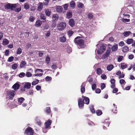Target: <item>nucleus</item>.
I'll use <instances>...</instances> for the list:
<instances>
[{
	"mask_svg": "<svg viewBox=\"0 0 135 135\" xmlns=\"http://www.w3.org/2000/svg\"><path fill=\"white\" fill-rule=\"evenodd\" d=\"M119 83L121 84H123L124 83H126L125 81L123 79H121L119 80Z\"/></svg>",
	"mask_w": 135,
	"mask_h": 135,
	"instance_id": "6e6d98bb",
	"label": "nucleus"
},
{
	"mask_svg": "<svg viewBox=\"0 0 135 135\" xmlns=\"http://www.w3.org/2000/svg\"><path fill=\"white\" fill-rule=\"evenodd\" d=\"M9 43V41L6 39H4L3 40L2 44L3 45H6Z\"/></svg>",
	"mask_w": 135,
	"mask_h": 135,
	"instance_id": "5701e85b",
	"label": "nucleus"
},
{
	"mask_svg": "<svg viewBox=\"0 0 135 135\" xmlns=\"http://www.w3.org/2000/svg\"><path fill=\"white\" fill-rule=\"evenodd\" d=\"M46 60L47 63L48 64H49L50 60V57L49 56H47L46 58Z\"/></svg>",
	"mask_w": 135,
	"mask_h": 135,
	"instance_id": "4d7b16f0",
	"label": "nucleus"
},
{
	"mask_svg": "<svg viewBox=\"0 0 135 135\" xmlns=\"http://www.w3.org/2000/svg\"><path fill=\"white\" fill-rule=\"evenodd\" d=\"M26 64V63L25 61H22L20 65V68H23Z\"/></svg>",
	"mask_w": 135,
	"mask_h": 135,
	"instance_id": "e433bc0d",
	"label": "nucleus"
},
{
	"mask_svg": "<svg viewBox=\"0 0 135 135\" xmlns=\"http://www.w3.org/2000/svg\"><path fill=\"white\" fill-rule=\"evenodd\" d=\"M24 8L26 9V10H27L28 9L30 8V6L29 4L28 3H25L24 4Z\"/></svg>",
	"mask_w": 135,
	"mask_h": 135,
	"instance_id": "cd10ccee",
	"label": "nucleus"
},
{
	"mask_svg": "<svg viewBox=\"0 0 135 135\" xmlns=\"http://www.w3.org/2000/svg\"><path fill=\"white\" fill-rule=\"evenodd\" d=\"M72 11H69L67 13L66 15L67 17L68 18H71L72 16Z\"/></svg>",
	"mask_w": 135,
	"mask_h": 135,
	"instance_id": "a878e982",
	"label": "nucleus"
},
{
	"mask_svg": "<svg viewBox=\"0 0 135 135\" xmlns=\"http://www.w3.org/2000/svg\"><path fill=\"white\" fill-rule=\"evenodd\" d=\"M18 67V65L16 63L12 65V69L15 70Z\"/></svg>",
	"mask_w": 135,
	"mask_h": 135,
	"instance_id": "4c0bfd02",
	"label": "nucleus"
},
{
	"mask_svg": "<svg viewBox=\"0 0 135 135\" xmlns=\"http://www.w3.org/2000/svg\"><path fill=\"white\" fill-rule=\"evenodd\" d=\"M32 75V74L30 72H27L26 74V76L28 77H30Z\"/></svg>",
	"mask_w": 135,
	"mask_h": 135,
	"instance_id": "5fc2aeb1",
	"label": "nucleus"
},
{
	"mask_svg": "<svg viewBox=\"0 0 135 135\" xmlns=\"http://www.w3.org/2000/svg\"><path fill=\"white\" fill-rule=\"evenodd\" d=\"M46 17L45 16V15L42 13H41L40 15V19L41 20H45V22L46 21L45 20L46 19Z\"/></svg>",
	"mask_w": 135,
	"mask_h": 135,
	"instance_id": "bb28decb",
	"label": "nucleus"
},
{
	"mask_svg": "<svg viewBox=\"0 0 135 135\" xmlns=\"http://www.w3.org/2000/svg\"><path fill=\"white\" fill-rule=\"evenodd\" d=\"M133 40L132 39L129 38L127 40V43L128 44H130L133 42Z\"/></svg>",
	"mask_w": 135,
	"mask_h": 135,
	"instance_id": "2f4dec72",
	"label": "nucleus"
},
{
	"mask_svg": "<svg viewBox=\"0 0 135 135\" xmlns=\"http://www.w3.org/2000/svg\"><path fill=\"white\" fill-rule=\"evenodd\" d=\"M88 17L89 18H92L93 17V15L91 13L89 14L88 16Z\"/></svg>",
	"mask_w": 135,
	"mask_h": 135,
	"instance_id": "69168bd1",
	"label": "nucleus"
},
{
	"mask_svg": "<svg viewBox=\"0 0 135 135\" xmlns=\"http://www.w3.org/2000/svg\"><path fill=\"white\" fill-rule=\"evenodd\" d=\"M31 86V83L29 82H27L24 85L23 87L24 88L27 89H30Z\"/></svg>",
	"mask_w": 135,
	"mask_h": 135,
	"instance_id": "dca6fc26",
	"label": "nucleus"
},
{
	"mask_svg": "<svg viewBox=\"0 0 135 135\" xmlns=\"http://www.w3.org/2000/svg\"><path fill=\"white\" fill-rule=\"evenodd\" d=\"M127 65L126 64L124 63H122L121 64L120 67L122 69H124L127 67Z\"/></svg>",
	"mask_w": 135,
	"mask_h": 135,
	"instance_id": "c85d7f7f",
	"label": "nucleus"
},
{
	"mask_svg": "<svg viewBox=\"0 0 135 135\" xmlns=\"http://www.w3.org/2000/svg\"><path fill=\"white\" fill-rule=\"evenodd\" d=\"M78 7L79 8H83L84 6L83 4L82 3L79 2L77 5Z\"/></svg>",
	"mask_w": 135,
	"mask_h": 135,
	"instance_id": "f704fd0d",
	"label": "nucleus"
},
{
	"mask_svg": "<svg viewBox=\"0 0 135 135\" xmlns=\"http://www.w3.org/2000/svg\"><path fill=\"white\" fill-rule=\"evenodd\" d=\"M59 17V15L57 13L54 14L52 15V21L56 22L58 20Z\"/></svg>",
	"mask_w": 135,
	"mask_h": 135,
	"instance_id": "1a4fd4ad",
	"label": "nucleus"
},
{
	"mask_svg": "<svg viewBox=\"0 0 135 135\" xmlns=\"http://www.w3.org/2000/svg\"><path fill=\"white\" fill-rule=\"evenodd\" d=\"M87 79L88 80V82L90 83H91L93 81V78L91 77L90 78L89 76L88 77Z\"/></svg>",
	"mask_w": 135,
	"mask_h": 135,
	"instance_id": "09e8293b",
	"label": "nucleus"
},
{
	"mask_svg": "<svg viewBox=\"0 0 135 135\" xmlns=\"http://www.w3.org/2000/svg\"><path fill=\"white\" fill-rule=\"evenodd\" d=\"M111 51V48L110 47L108 48V49H107L105 54L103 55V58L104 59H105L106 58L108 57L109 56V55L110 54V53Z\"/></svg>",
	"mask_w": 135,
	"mask_h": 135,
	"instance_id": "6e6552de",
	"label": "nucleus"
},
{
	"mask_svg": "<svg viewBox=\"0 0 135 135\" xmlns=\"http://www.w3.org/2000/svg\"><path fill=\"white\" fill-rule=\"evenodd\" d=\"M52 79V78L51 77L47 76L45 78V80L46 81H50Z\"/></svg>",
	"mask_w": 135,
	"mask_h": 135,
	"instance_id": "a18cd8bd",
	"label": "nucleus"
},
{
	"mask_svg": "<svg viewBox=\"0 0 135 135\" xmlns=\"http://www.w3.org/2000/svg\"><path fill=\"white\" fill-rule=\"evenodd\" d=\"M129 50V49L128 47L125 46L122 48V51L123 52L125 53L127 52Z\"/></svg>",
	"mask_w": 135,
	"mask_h": 135,
	"instance_id": "b1692460",
	"label": "nucleus"
},
{
	"mask_svg": "<svg viewBox=\"0 0 135 135\" xmlns=\"http://www.w3.org/2000/svg\"><path fill=\"white\" fill-rule=\"evenodd\" d=\"M17 4H11L8 3L5 5V9H11V10H13V9L16 7Z\"/></svg>",
	"mask_w": 135,
	"mask_h": 135,
	"instance_id": "20e7f679",
	"label": "nucleus"
},
{
	"mask_svg": "<svg viewBox=\"0 0 135 135\" xmlns=\"http://www.w3.org/2000/svg\"><path fill=\"white\" fill-rule=\"evenodd\" d=\"M102 70L100 68H97L96 69V73L98 75H100L102 73Z\"/></svg>",
	"mask_w": 135,
	"mask_h": 135,
	"instance_id": "412c9836",
	"label": "nucleus"
},
{
	"mask_svg": "<svg viewBox=\"0 0 135 135\" xmlns=\"http://www.w3.org/2000/svg\"><path fill=\"white\" fill-rule=\"evenodd\" d=\"M101 76V78L103 80H105L107 78V77L106 75L104 74H102Z\"/></svg>",
	"mask_w": 135,
	"mask_h": 135,
	"instance_id": "49530a36",
	"label": "nucleus"
},
{
	"mask_svg": "<svg viewBox=\"0 0 135 135\" xmlns=\"http://www.w3.org/2000/svg\"><path fill=\"white\" fill-rule=\"evenodd\" d=\"M25 100V99L24 98L22 97H21L19 98H18V103L21 104L23 101Z\"/></svg>",
	"mask_w": 135,
	"mask_h": 135,
	"instance_id": "ea45409f",
	"label": "nucleus"
},
{
	"mask_svg": "<svg viewBox=\"0 0 135 135\" xmlns=\"http://www.w3.org/2000/svg\"><path fill=\"white\" fill-rule=\"evenodd\" d=\"M69 23L70 26L73 27L75 25V24L74 20L72 19H70L69 21Z\"/></svg>",
	"mask_w": 135,
	"mask_h": 135,
	"instance_id": "a211bd4d",
	"label": "nucleus"
},
{
	"mask_svg": "<svg viewBox=\"0 0 135 135\" xmlns=\"http://www.w3.org/2000/svg\"><path fill=\"white\" fill-rule=\"evenodd\" d=\"M22 52V49L20 48H18L16 51V54H17L20 55L21 54Z\"/></svg>",
	"mask_w": 135,
	"mask_h": 135,
	"instance_id": "c9c22d12",
	"label": "nucleus"
},
{
	"mask_svg": "<svg viewBox=\"0 0 135 135\" xmlns=\"http://www.w3.org/2000/svg\"><path fill=\"white\" fill-rule=\"evenodd\" d=\"M64 7L65 10H67L68 9V5L67 4H65L64 5Z\"/></svg>",
	"mask_w": 135,
	"mask_h": 135,
	"instance_id": "680f3d73",
	"label": "nucleus"
},
{
	"mask_svg": "<svg viewBox=\"0 0 135 135\" xmlns=\"http://www.w3.org/2000/svg\"><path fill=\"white\" fill-rule=\"evenodd\" d=\"M34 132V130L30 127H28L25 129L24 134L27 135H33Z\"/></svg>",
	"mask_w": 135,
	"mask_h": 135,
	"instance_id": "7ed1b4c3",
	"label": "nucleus"
},
{
	"mask_svg": "<svg viewBox=\"0 0 135 135\" xmlns=\"http://www.w3.org/2000/svg\"><path fill=\"white\" fill-rule=\"evenodd\" d=\"M51 109L50 107H47L45 110V112L47 114H50L51 117H52V114L51 113Z\"/></svg>",
	"mask_w": 135,
	"mask_h": 135,
	"instance_id": "2eb2a0df",
	"label": "nucleus"
},
{
	"mask_svg": "<svg viewBox=\"0 0 135 135\" xmlns=\"http://www.w3.org/2000/svg\"><path fill=\"white\" fill-rule=\"evenodd\" d=\"M114 68V66L112 64L108 65L107 67V69L108 71H111Z\"/></svg>",
	"mask_w": 135,
	"mask_h": 135,
	"instance_id": "4be33fe9",
	"label": "nucleus"
},
{
	"mask_svg": "<svg viewBox=\"0 0 135 135\" xmlns=\"http://www.w3.org/2000/svg\"><path fill=\"white\" fill-rule=\"evenodd\" d=\"M25 75V74L23 72L20 73L19 75V76L20 78H22Z\"/></svg>",
	"mask_w": 135,
	"mask_h": 135,
	"instance_id": "8fccbe9b",
	"label": "nucleus"
},
{
	"mask_svg": "<svg viewBox=\"0 0 135 135\" xmlns=\"http://www.w3.org/2000/svg\"><path fill=\"white\" fill-rule=\"evenodd\" d=\"M80 36H77L74 40V42L77 46H79L81 48L84 47V41L82 39H80Z\"/></svg>",
	"mask_w": 135,
	"mask_h": 135,
	"instance_id": "f257e3e1",
	"label": "nucleus"
},
{
	"mask_svg": "<svg viewBox=\"0 0 135 135\" xmlns=\"http://www.w3.org/2000/svg\"><path fill=\"white\" fill-rule=\"evenodd\" d=\"M37 10L38 11H41L43 8V4L42 2H39Z\"/></svg>",
	"mask_w": 135,
	"mask_h": 135,
	"instance_id": "ddd939ff",
	"label": "nucleus"
},
{
	"mask_svg": "<svg viewBox=\"0 0 135 135\" xmlns=\"http://www.w3.org/2000/svg\"><path fill=\"white\" fill-rule=\"evenodd\" d=\"M123 59V56H119L118 58V61L120 62L122 61Z\"/></svg>",
	"mask_w": 135,
	"mask_h": 135,
	"instance_id": "3c124183",
	"label": "nucleus"
},
{
	"mask_svg": "<svg viewBox=\"0 0 135 135\" xmlns=\"http://www.w3.org/2000/svg\"><path fill=\"white\" fill-rule=\"evenodd\" d=\"M113 93H116L118 90V89L117 88H113Z\"/></svg>",
	"mask_w": 135,
	"mask_h": 135,
	"instance_id": "e2e57ef3",
	"label": "nucleus"
},
{
	"mask_svg": "<svg viewBox=\"0 0 135 135\" xmlns=\"http://www.w3.org/2000/svg\"><path fill=\"white\" fill-rule=\"evenodd\" d=\"M90 110L91 112L93 113H95V110L94 109V108L92 107L90 108Z\"/></svg>",
	"mask_w": 135,
	"mask_h": 135,
	"instance_id": "bf43d9fd",
	"label": "nucleus"
},
{
	"mask_svg": "<svg viewBox=\"0 0 135 135\" xmlns=\"http://www.w3.org/2000/svg\"><path fill=\"white\" fill-rule=\"evenodd\" d=\"M96 113L98 115H100L102 114V113L101 110H98L97 111Z\"/></svg>",
	"mask_w": 135,
	"mask_h": 135,
	"instance_id": "79ce46f5",
	"label": "nucleus"
},
{
	"mask_svg": "<svg viewBox=\"0 0 135 135\" xmlns=\"http://www.w3.org/2000/svg\"><path fill=\"white\" fill-rule=\"evenodd\" d=\"M97 87L96 85L94 83L92 85V88L93 90H94Z\"/></svg>",
	"mask_w": 135,
	"mask_h": 135,
	"instance_id": "603ef678",
	"label": "nucleus"
},
{
	"mask_svg": "<svg viewBox=\"0 0 135 135\" xmlns=\"http://www.w3.org/2000/svg\"><path fill=\"white\" fill-rule=\"evenodd\" d=\"M35 19V18L33 16H31L29 20L31 22H33Z\"/></svg>",
	"mask_w": 135,
	"mask_h": 135,
	"instance_id": "864d4df0",
	"label": "nucleus"
},
{
	"mask_svg": "<svg viewBox=\"0 0 135 135\" xmlns=\"http://www.w3.org/2000/svg\"><path fill=\"white\" fill-rule=\"evenodd\" d=\"M74 32L72 31H69L68 32V34L69 37L71 36L74 34Z\"/></svg>",
	"mask_w": 135,
	"mask_h": 135,
	"instance_id": "72a5a7b5",
	"label": "nucleus"
},
{
	"mask_svg": "<svg viewBox=\"0 0 135 135\" xmlns=\"http://www.w3.org/2000/svg\"><path fill=\"white\" fill-rule=\"evenodd\" d=\"M70 7H73L74 8L75 7V3L74 1H71L70 3Z\"/></svg>",
	"mask_w": 135,
	"mask_h": 135,
	"instance_id": "58836bf2",
	"label": "nucleus"
},
{
	"mask_svg": "<svg viewBox=\"0 0 135 135\" xmlns=\"http://www.w3.org/2000/svg\"><path fill=\"white\" fill-rule=\"evenodd\" d=\"M39 80L38 79H36V80L33 81L32 83V84L33 85H35L37 84L39 82Z\"/></svg>",
	"mask_w": 135,
	"mask_h": 135,
	"instance_id": "a19ab883",
	"label": "nucleus"
},
{
	"mask_svg": "<svg viewBox=\"0 0 135 135\" xmlns=\"http://www.w3.org/2000/svg\"><path fill=\"white\" fill-rule=\"evenodd\" d=\"M106 87L105 84L104 83H102L101 85V89L102 90L103 89Z\"/></svg>",
	"mask_w": 135,
	"mask_h": 135,
	"instance_id": "de8ad7c7",
	"label": "nucleus"
},
{
	"mask_svg": "<svg viewBox=\"0 0 135 135\" xmlns=\"http://www.w3.org/2000/svg\"><path fill=\"white\" fill-rule=\"evenodd\" d=\"M118 45H117L113 46L112 47V49L113 51H115L118 49Z\"/></svg>",
	"mask_w": 135,
	"mask_h": 135,
	"instance_id": "c756f323",
	"label": "nucleus"
},
{
	"mask_svg": "<svg viewBox=\"0 0 135 135\" xmlns=\"http://www.w3.org/2000/svg\"><path fill=\"white\" fill-rule=\"evenodd\" d=\"M96 93H99L101 91V90L99 88H97L95 90Z\"/></svg>",
	"mask_w": 135,
	"mask_h": 135,
	"instance_id": "774afa93",
	"label": "nucleus"
},
{
	"mask_svg": "<svg viewBox=\"0 0 135 135\" xmlns=\"http://www.w3.org/2000/svg\"><path fill=\"white\" fill-rule=\"evenodd\" d=\"M78 105L79 108H82L84 105V102L83 99L81 98H79L78 100Z\"/></svg>",
	"mask_w": 135,
	"mask_h": 135,
	"instance_id": "0eeeda50",
	"label": "nucleus"
},
{
	"mask_svg": "<svg viewBox=\"0 0 135 135\" xmlns=\"http://www.w3.org/2000/svg\"><path fill=\"white\" fill-rule=\"evenodd\" d=\"M86 85L85 83L84 82L83 83L81 86V91L82 93H84L85 92V86Z\"/></svg>",
	"mask_w": 135,
	"mask_h": 135,
	"instance_id": "9b49d317",
	"label": "nucleus"
},
{
	"mask_svg": "<svg viewBox=\"0 0 135 135\" xmlns=\"http://www.w3.org/2000/svg\"><path fill=\"white\" fill-rule=\"evenodd\" d=\"M105 49L106 48L105 46H101L99 49L97 50V53L99 54H101L104 52L105 50Z\"/></svg>",
	"mask_w": 135,
	"mask_h": 135,
	"instance_id": "423d86ee",
	"label": "nucleus"
},
{
	"mask_svg": "<svg viewBox=\"0 0 135 135\" xmlns=\"http://www.w3.org/2000/svg\"><path fill=\"white\" fill-rule=\"evenodd\" d=\"M36 25L37 27L40 26L42 24V21L39 20L38 21H36Z\"/></svg>",
	"mask_w": 135,
	"mask_h": 135,
	"instance_id": "7c9ffc66",
	"label": "nucleus"
},
{
	"mask_svg": "<svg viewBox=\"0 0 135 135\" xmlns=\"http://www.w3.org/2000/svg\"><path fill=\"white\" fill-rule=\"evenodd\" d=\"M21 10V7L17 8L15 9V11L16 12H19Z\"/></svg>",
	"mask_w": 135,
	"mask_h": 135,
	"instance_id": "338daca9",
	"label": "nucleus"
},
{
	"mask_svg": "<svg viewBox=\"0 0 135 135\" xmlns=\"http://www.w3.org/2000/svg\"><path fill=\"white\" fill-rule=\"evenodd\" d=\"M131 33V32L130 31H126L123 33V35L124 36L127 37Z\"/></svg>",
	"mask_w": 135,
	"mask_h": 135,
	"instance_id": "473e14b6",
	"label": "nucleus"
},
{
	"mask_svg": "<svg viewBox=\"0 0 135 135\" xmlns=\"http://www.w3.org/2000/svg\"><path fill=\"white\" fill-rule=\"evenodd\" d=\"M33 90H29V92H28V94L30 95H32L33 94Z\"/></svg>",
	"mask_w": 135,
	"mask_h": 135,
	"instance_id": "0e129e2a",
	"label": "nucleus"
},
{
	"mask_svg": "<svg viewBox=\"0 0 135 135\" xmlns=\"http://www.w3.org/2000/svg\"><path fill=\"white\" fill-rule=\"evenodd\" d=\"M45 2H44L43 3L44 4L45 6H47L48 5L49 3L50 0H44Z\"/></svg>",
	"mask_w": 135,
	"mask_h": 135,
	"instance_id": "c03bdc74",
	"label": "nucleus"
},
{
	"mask_svg": "<svg viewBox=\"0 0 135 135\" xmlns=\"http://www.w3.org/2000/svg\"><path fill=\"white\" fill-rule=\"evenodd\" d=\"M66 37L64 36L61 37L60 38V42L62 43H64L66 41Z\"/></svg>",
	"mask_w": 135,
	"mask_h": 135,
	"instance_id": "393cba45",
	"label": "nucleus"
},
{
	"mask_svg": "<svg viewBox=\"0 0 135 135\" xmlns=\"http://www.w3.org/2000/svg\"><path fill=\"white\" fill-rule=\"evenodd\" d=\"M124 44L123 41H120L119 44V46H124Z\"/></svg>",
	"mask_w": 135,
	"mask_h": 135,
	"instance_id": "052dcab7",
	"label": "nucleus"
},
{
	"mask_svg": "<svg viewBox=\"0 0 135 135\" xmlns=\"http://www.w3.org/2000/svg\"><path fill=\"white\" fill-rule=\"evenodd\" d=\"M51 123V121L50 119H48L47 121L45 123V128H51L50 125Z\"/></svg>",
	"mask_w": 135,
	"mask_h": 135,
	"instance_id": "9d476101",
	"label": "nucleus"
},
{
	"mask_svg": "<svg viewBox=\"0 0 135 135\" xmlns=\"http://www.w3.org/2000/svg\"><path fill=\"white\" fill-rule=\"evenodd\" d=\"M20 85L17 83L15 84L12 86V88L15 91H16L18 89L20 88Z\"/></svg>",
	"mask_w": 135,
	"mask_h": 135,
	"instance_id": "f8f14e48",
	"label": "nucleus"
},
{
	"mask_svg": "<svg viewBox=\"0 0 135 135\" xmlns=\"http://www.w3.org/2000/svg\"><path fill=\"white\" fill-rule=\"evenodd\" d=\"M115 79H112L111 80L110 82L112 84L111 87L112 88L115 87Z\"/></svg>",
	"mask_w": 135,
	"mask_h": 135,
	"instance_id": "aec40b11",
	"label": "nucleus"
},
{
	"mask_svg": "<svg viewBox=\"0 0 135 135\" xmlns=\"http://www.w3.org/2000/svg\"><path fill=\"white\" fill-rule=\"evenodd\" d=\"M56 9L58 12L61 13L62 12V8L60 6H58L56 7Z\"/></svg>",
	"mask_w": 135,
	"mask_h": 135,
	"instance_id": "6ab92c4d",
	"label": "nucleus"
},
{
	"mask_svg": "<svg viewBox=\"0 0 135 135\" xmlns=\"http://www.w3.org/2000/svg\"><path fill=\"white\" fill-rule=\"evenodd\" d=\"M14 58V57L12 56L10 57H9L7 61L8 62H11L13 60Z\"/></svg>",
	"mask_w": 135,
	"mask_h": 135,
	"instance_id": "37998d69",
	"label": "nucleus"
},
{
	"mask_svg": "<svg viewBox=\"0 0 135 135\" xmlns=\"http://www.w3.org/2000/svg\"><path fill=\"white\" fill-rule=\"evenodd\" d=\"M45 13L46 16L49 17L51 13V10L49 9H45Z\"/></svg>",
	"mask_w": 135,
	"mask_h": 135,
	"instance_id": "4468645a",
	"label": "nucleus"
},
{
	"mask_svg": "<svg viewBox=\"0 0 135 135\" xmlns=\"http://www.w3.org/2000/svg\"><path fill=\"white\" fill-rule=\"evenodd\" d=\"M85 98L83 99V100L85 104H88L89 103V99L88 97H85Z\"/></svg>",
	"mask_w": 135,
	"mask_h": 135,
	"instance_id": "f3484780",
	"label": "nucleus"
},
{
	"mask_svg": "<svg viewBox=\"0 0 135 135\" xmlns=\"http://www.w3.org/2000/svg\"><path fill=\"white\" fill-rule=\"evenodd\" d=\"M88 124L89 126L95 125L94 123L91 121H89L88 122Z\"/></svg>",
	"mask_w": 135,
	"mask_h": 135,
	"instance_id": "13d9d810",
	"label": "nucleus"
},
{
	"mask_svg": "<svg viewBox=\"0 0 135 135\" xmlns=\"http://www.w3.org/2000/svg\"><path fill=\"white\" fill-rule=\"evenodd\" d=\"M15 91L14 90H12L8 91H7L6 94L7 97L8 98L9 100H12L15 95Z\"/></svg>",
	"mask_w": 135,
	"mask_h": 135,
	"instance_id": "f03ea898",
	"label": "nucleus"
},
{
	"mask_svg": "<svg viewBox=\"0 0 135 135\" xmlns=\"http://www.w3.org/2000/svg\"><path fill=\"white\" fill-rule=\"evenodd\" d=\"M66 24L65 22H61L57 25L58 29L59 31H62L66 27Z\"/></svg>",
	"mask_w": 135,
	"mask_h": 135,
	"instance_id": "39448f33",
	"label": "nucleus"
}]
</instances>
